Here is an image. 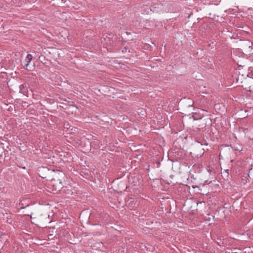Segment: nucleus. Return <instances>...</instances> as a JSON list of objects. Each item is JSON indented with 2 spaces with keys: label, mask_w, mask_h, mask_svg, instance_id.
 Segmentation results:
<instances>
[{
  "label": "nucleus",
  "mask_w": 253,
  "mask_h": 253,
  "mask_svg": "<svg viewBox=\"0 0 253 253\" xmlns=\"http://www.w3.org/2000/svg\"><path fill=\"white\" fill-rule=\"evenodd\" d=\"M127 208H129L130 210L132 209L136 208L138 206V204L137 203V201L133 198H130V199L127 200Z\"/></svg>",
  "instance_id": "nucleus-1"
},
{
  "label": "nucleus",
  "mask_w": 253,
  "mask_h": 253,
  "mask_svg": "<svg viewBox=\"0 0 253 253\" xmlns=\"http://www.w3.org/2000/svg\"><path fill=\"white\" fill-rule=\"evenodd\" d=\"M249 174H245L243 175L241 177V184L242 185H245L246 183L249 182Z\"/></svg>",
  "instance_id": "nucleus-2"
},
{
  "label": "nucleus",
  "mask_w": 253,
  "mask_h": 253,
  "mask_svg": "<svg viewBox=\"0 0 253 253\" xmlns=\"http://www.w3.org/2000/svg\"><path fill=\"white\" fill-rule=\"evenodd\" d=\"M33 56L31 54H28L26 58V61L27 63L25 64V66L27 69H28V67L29 66V63L32 60Z\"/></svg>",
  "instance_id": "nucleus-3"
},
{
  "label": "nucleus",
  "mask_w": 253,
  "mask_h": 253,
  "mask_svg": "<svg viewBox=\"0 0 253 253\" xmlns=\"http://www.w3.org/2000/svg\"><path fill=\"white\" fill-rule=\"evenodd\" d=\"M20 92L23 94L25 95L27 92V88L23 84L20 85L19 86Z\"/></svg>",
  "instance_id": "nucleus-4"
},
{
  "label": "nucleus",
  "mask_w": 253,
  "mask_h": 253,
  "mask_svg": "<svg viewBox=\"0 0 253 253\" xmlns=\"http://www.w3.org/2000/svg\"><path fill=\"white\" fill-rule=\"evenodd\" d=\"M6 218L7 219V222L9 224H12L13 220L11 217L10 216V217H9V216L8 215Z\"/></svg>",
  "instance_id": "nucleus-5"
},
{
  "label": "nucleus",
  "mask_w": 253,
  "mask_h": 253,
  "mask_svg": "<svg viewBox=\"0 0 253 253\" xmlns=\"http://www.w3.org/2000/svg\"><path fill=\"white\" fill-rule=\"evenodd\" d=\"M205 126H206L205 124L204 123L202 126H201L200 125H198V128L199 129H202V128H203L204 127H205Z\"/></svg>",
  "instance_id": "nucleus-6"
},
{
  "label": "nucleus",
  "mask_w": 253,
  "mask_h": 253,
  "mask_svg": "<svg viewBox=\"0 0 253 253\" xmlns=\"http://www.w3.org/2000/svg\"><path fill=\"white\" fill-rule=\"evenodd\" d=\"M130 72V71H129V70H127V75H130V73H129Z\"/></svg>",
  "instance_id": "nucleus-7"
},
{
  "label": "nucleus",
  "mask_w": 253,
  "mask_h": 253,
  "mask_svg": "<svg viewBox=\"0 0 253 253\" xmlns=\"http://www.w3.org/2000/svg\"><path fill=\"white\" fill-rule=\"evenodd\" d=\"M192 187H193V188H196V187H198V186H197L192 185Z\"/></svg>",
  "instance_id": "nucleus-8"
},
{
  "label": "nucleus",
  "mask_w": 253,
  "mask_h": 253,
  "mask_svg": "<svg viewBox=\"0 0 253 253\" xmlns=\"http://www.w3.org/2000/svg\"><path fill=\"white\" fill-rule=\"evenodd\" d=\"M193 118H194V120H197V119H195V118L194 117H193Z\"/></svg>",
  "instance_id": "nucleus-9"
}]
</instances>
